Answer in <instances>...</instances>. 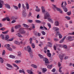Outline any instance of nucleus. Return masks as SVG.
Instances as JSON below:
<instances>
[{
    "label": "nucleus",
    "instance_id": "obj_46",
    "mask_svg": "<svg viewBox=\"0 0 74 74\" xmlns=\"http://www.w3.org/2000/svg\"><path fill=\"white\" fill-rule=\"evenodd\" d=\"M5 28L4 27H2L0 29V30H5Z\"/></svg>",
    "mask_w": 74,
    "mask_h": 74
},
{
    "label": "nucleus",
    "instance_id": "obj_43",
    "mask_svg": "<svg viewBox=\"0 0 74 74\" xmlns=\"http://www.w3.org/2000/svg\"><path fill=\"white\" fill-rule=\"evenodd\" d=\"M59 38H62V35L61 34H59Z\"/></svg>",
    "mask_w": 74,
    "mask_h": 74
},
{
    "label": "nucleus",
    "instance_id": "obj_64",
    "mask_svg": "<svg viewBox=\"0 0 74 74\" xmlns=\"http://www.w3.org/2000/svg\"><path fill=\"white\" fill-rule=\"evenodd\" d=\"M13 65L14 66V67H18V66H17V65H16V64H13Z\"/></svg>",
    "mask_w": 74,
    "mask_h": 74
},
{
    "label": "nucleus",
    "instance_id": "obj_11",
    "mask_svg": "<svg viewBox=\"0 0 74 74\" xmlns=\"http://www.w3.org/2000/svg\"><path fill=\"white\" fill-rule=\"evenodd\" d=\"M42 11L43 13H45V10L44 8V7L42 6L41 7Z\"/></svg>",
    "mask_w": 74,
    "mask_h": 74
},
{
    "label": "nucleus",
    "instance_id": "obj_39",
    "mask_svg": "<svg viewBox=\"0 0 74 74\" xmlns=\"http://www.w3.org/2000/svg\"><path fill=\"white\" fill-rule=\"evenodd\" d=\"M5 54V50H3L2 52V56H3V55H4V54Z\"/></svg>",
    "mask_w": 74,
    "mask_h": 74
},
{
    "label": "nucleus",
    "instance_id": "obj_54",
    "mask_svg": "<svg viewBox=\"0 0 74 74\" xmlns=\"http://www.w3.org/2000/svg\"><path fill=\"white\" fill-rule=\"evenodd\" d=\"M56 71V69H53L52 70H51L52 72H55Z\"/></svg>",
    "mask_w": 74,
    "mask_h": 74
},
{
    "label": "nucleus",
    "instance_id": "obj_42",
    "mask_svg": "<svg viewBox=\"0 0 74 74\" xmlns=\"http://www.w3.org/2000/svg\"><path fill=\"white\" fill-rule=\"evenodd\" d=\"M21 51H18V56H21Z\"/></svg>",
    "mask_w": 74,
    "mask_h": 74
},
{
    "label": "nucleus",
    "instance_id": "obj_63",
    "mask_svg": "<svg viewBox=\"0 0 74 74\" xmlns=\"http://www.w3.org/2000/svg\"><path fill=\"white\" fill-rule=\"evenodd\" d=\"M47 19L48 21H50L52 20L51 18H48Z\"/></svg>",
    "mask_w": 74,
    "mask_h": 74
},
{
    "label": "nucleus",
    "instance_id": "obj_3",
    "mask_svg": "<svg viewBox=\"0 0 74 74\" xmlns=\"http://www.w3.org/2000/svg\"><path fill=\"white\" fill-rule=\"evenodd\" d=\"M44 19H47V18L50 17V15H49L48 12H46L45 13H44Z\"/></svg>",
    "mask_w": 74,
    "mask_h": 74
},
{
    "label": "nucleus",
    "instance_id": "obj_45",
    "mask_svg": "<svg viewBox=\"0 0 74 74\" xmlns=\"http://www.w3.org/2000/svg\"><path fill=\"white\" fill-rule=\"evenodd\" d=\"M6 19H7V18L5 17L3 19H2V21H6Z\"/></svg>",
    "mask_w": 74,
    "mask_h": 74
},
{
    "label": "nucleus",
    "instance_id": "obj_56",
    "mask_svg": "<svg viewBox=\"0 0 74 74\" xmlns=\"http://www.w3.org/2000/svg\"><path fill=\"white\" fill-rule=\"evenodd\" d=\"M14 7L15 9H16V10H18V7L16 6H14Z\"/></svg>",
    "mask_w": 74,
    "mask_h": 74
},
{
    "label": "nucleus",
    "instance_id": "obj_35",
    "mask_svg": "<svg viewBox=\"0 0 74 74\" xmlns=\"http://www.w3.org/2000/svg\"><path fill=\"white\" fill-rule=\"evenodd\" d=\"M26 8L27 10H29V4H26Z\"/></svg>",
    "mask_w": 74,
    "mask_h": 74
},
{
    "label": "nucleus",
    "instance_id": "obj_8",
    "mask_svg": "<svg viewBox=\"0 0 74 74\" xmlns=\"http://www.w3.org/2000/svg\"><path fill=\"white\" fill-rule=\"evenodd\" d=\"M4 3V2L3 1L0 0V8L3 7V4Z\"/></svg>",
    "mask_w": 74,
    "mask_h": 74
},
{
    "label": "nucleus",
    "instance_id": "obj_20",
    "mask_svg": "<svg viewBox=\"0 0 74 74\" xmlns=\"http://www.w3.org/2000/svg\"><path fill=\"white\" fill-rule=\"evenodd\" d=\"M48 43L49 44L48 45L49 47H52V43H51L50 42H48Z\"/></svg>",
    "mask_w": 74,
    "mask_h": 74
},
{
    "label": "nucleus",
    "instance_id": "obj_23",
    "mask_svg": "<svg viewBox=\"0 0 74 74\" xmlns=\"http://www.w3.org/2000/svg\"><path fill=\"white\" fill-rule=\"evenodd\" d=\"M9 38V36L8 35H7L5 36V40L7 41L8 40V39Z\"/></svg>",
    "mask_w": 74,
    "mask_h": 74
},
{
    "label": "nucleus",
    "instance_id": "obj_7",
    "mask_svg": "<svg viewBox=\"0 0 74 74\" xmlns=\"http://www.w3.org/2000/svg\"><path fill=\"white\" fill-rule=\"evenodd\" d=\"M25 11H26V10H23V13H22V16L23 17H25V16H26V13L25 12Z\"/></svg>",
    "mask_w": 74,
    "mask_h": 74
},
{
    "label": "nucleus",
    "instance_id": "obj_17",
    "mask_svg": "<svg viewBox=\"0 0 74 74\" xmlns=\"http://www.w3.org/2000/svg\"><path fill=\"white\" fill-rule=\"evenodd\" d=\"M38 55L40 58H41V59H44V57L43 56H42V55H41V54H38Z\"/></svg>",
    "mask_w": 74,
    "mask_h": 74
},
{
    "label": "nucleus",
    "instance_id": "obj_61",
    "mask_svg": "<svg viewBox=\"0 0 74 74\" xmlns=\"http://www.w3.org/2000/svg\"><path fill=\"white\" fill-rule=\"evenodd\" d=\"M15 22H16V21L15 20H13L12 21L11 23H15Z\"/></svg>",
    "mask_w": 74,
    "mask_h": 74
},
{
    "label": "nucleus",
    "instance_id": "obj_30",
    "mask_svg": "<svg viewBox=\"0 0 74 74\" xmlns=\"http://www.w3.org/2000/svg\"><path fill=\"white\" fill-rule=\"evenodd\" d=\"M71 38H72V37H71V36H69V37H67L66 38V39L67 40H69V41H70Z\"/></svg>",
    "mask_w": 74,
    "mask_h": 74
},
{
    "label": "nucleus",
    "instance_id": "obj_57",
    "mask_svg": "<svg viewBox=\"0 0 74 74\" xmlns=\"http://www.w3.org/2000/svg\"><path fill=\"white\" fill-rule=\"evenodd\" d=\"M54 40L55 41H58V39L57 38H55L54 39Z\"/></svg>",
    "mask_w": 74,
    "mask_h": 74
},
{
    "label": "nucleus",
    "instance_id": "obj_40",
    "mask_svg": "<svg viewBox=\"0 0 74 74\" xmlns=\"http://www.w3.org/2000/svg\"><path fill=\"white\" fill-rule=\"evenodd\" d=\"M66 19H67V20H70V19H71V18H70V17H69V16H66Z\"/></svg>",
    "mask_w": 74,
    "mask_h": 74
},
{
    "label": "nucleus",
    "instance_id": "obj_60",
    "mask_svg": "<svg viewBox=\"0 0 74 74\" xmlns=\"http://www.w3.org/2000/svg\"><path fill=\"white\" fill-rule=\"evenodd\" d=\"M64 41V40H63L62 39L59 42L60 43H62Z\"/></svg>",
    "mask_w": 74,
    "mask_h": 74
},
{
    "label": "nucleus",
    "instance_id": "obj_2",
    "mask_svg": "<svg viewBox=\"0 0 74 74\" xmlns=\"http://www.w3.org/2000/svg\"><path fill=\"white\" fill-rule=\"evenodd\" d=\"M26 29V28H20L19 30V32L21 34H24L25 33V31L24 30V29Z\"/></svg>",
    "mask_w": 74,
    "mask_h": 74
},
{
    "label": "nucleus",
    "instance_id": "obj_13",
    "mask_svg": "<svg viewBox=\"0 0 74 74\" xmlns=\"http://www.w3.org/2000/svg\"><path fill=\"white\" fill-rule=\"evenodd\" d=\"M64 55L65 54H63L62 56H59V58L60 60H62V59H63V57L64 56Z\"/></svg>",
    "mask_w": 74,
    "mask_h": 74
},
{
    "label": "nucleus",
    "instance_id": "obj_19",
    "mask_svg": "<svg viewBox=\"0 0 74 74\" xmlns=\"http://www.w3.org/2000/svg\"><path fill=\"white\" fill-rule=\"evenodd\" d=\"M7 50H8V51H12V49L10 47H8L7 48Z\"/></svg>",
    "mask_w": 74,
    "mask_h": 74
},
{
    "label": "nucleus",
    "instance_id": "obj_12",
    "mask_svg": "<svg viewBox=\"0 0 74 74\" xmlns=\"http://www.w3.org/2000/svg\"><path fill=\"white\" fill-rule=\"evenodd\" d=\"M55 25L56 26H59V23L58 21H55Z\"/></svg>",
    "mask_w": 74,
    "mask_h": 74
},
{
    "label": "nucleus",
    "instance_id": "obj_16",
    "mask_svg": "<svg viewBox=\"0 0 74 74\" xmlns=\"http://www.w3.org/2000/svg\"><path fill=\"white\" fill-rule=\"evenodd\" d=\"M16 36H18V37H20L21 38H22V35H21V34L19 33L16 34Z\"/></svg>",
    "mask_w": 74,
    "mask_h": 74
},
{
    "label": "nucleus",
    "instance_id": "obj_48",
    "mask_svg": "<svg viewBox=\"0 0 74 74\" xmlns=\"http://www.w3.org/2000/svg\"><path fill=\"white\" fill-rule=\"evenodd\" d=\"M42 33L43 35H45V32H44V31H42Z\"/></svg>",
    "mask_w": 74,
    "mask_h": 74
},
{
    "label": "nucleus",
    "instance_id": "obj_55",
    "mask_svg": "<svg viewBox=\"0 0 74 74\" xmlns=\"http://www.w3.org/2000/svg\"><path fill=\"white\" fill-rule=\"evenodd\" d=\"M21 3H19L18 5V7L19 8H21Z\"/></svg>",
    "mask_w": 74,
    "mask_h": 74
},
{
    "label": "nucleus",
    "instance_id": "obj_58",
    "mask_svg": "<svg viewBox=\"0 0 74 74\" xmlns=\"http://www.w3.org/2000/svg\"><path fill=\"white\" fill-rule=\"evenodd\" d=\"M68 58H69L68 56H66L64 58V59H65V60H66V59H68Z\"/></svg>",
    "mask_w": 74,
    "mask_h": 74
},
{
    "label": "nucleus",
    "instance_id": "obj_38",
    "mask_svg": "<svg viewBox=\"0 0 74 74\" xmlns=\"http://www.w3.org/2000/svg\"><path fill=\"white\" fill-rule=\"evenodd\" d=\"M9 32V30H7L5 32H3L2 33H3V34H7V33Z\"/></svg>",
    "mask_w": 74,
    "mask_h": 74
},
{
    "label": "nucleus",
    "instance_id": "obj_29",
    "mask_svg": "<svg viewBox=\"0 0 74 74\" xmlns=\"http://www.w3.org/2000/svg\"><path fill=\"white\" fill-rule=\"evenodd\" d=\"M47 67V68H48V69H51V68H52V65H48Z\"/></svg>",
    "mask_w": 74,
    "mask_h": 74
},
{
    "label": "nucleus",
    "instance_id": "obj_53",
    "mask_svg": "<svg viewBox=\"0 0 74 74\" xmlns=\"http://www.w3.org/2000/svg\"><path fill=\"white\" fill-rule=\"evenodd\" d=\"M6 18H7V21H10V18H8V17H6Z\"/></svg>",
    "mask_w": 74,
    "mask_h": 74
},
{
    "label": "nucleus",
    "instance_id": "obj_31",
    "mask_svg": "<svg viewBox=\"0 0 74 74\" xmlns=\"http://www.w3.org/2000/svg\"><path fill=\"white\" fill-rule=\"evenodd\" d=\"M7 66H8V67H10V68H12V66H11L9 64H7Z\"/></svg>",
    "mask_w": 74,
    "mask_h": 74
},
{
    "label": "nucleus",
    "instance_id": "obj_47",
    "mask_svg": "<svg viewBox=\"0 0 74 74\" xmlns=\"http://www.w3.org/2000/svg\"><path fill=\"white\" fill-rule=\"evenodd\" d=\"M12 19H16V18L14 16H13L12 17Z\"/></svg>",
    "mask_w": 74,
    "mask_h": 74
},
{
    "label": "nucleus",
    "instance_id": "obj_28",
    "mask_svg": "<svg viewBox=\"0 0 74 74\" xmlns=\"http://www.w3.org/2000/svg\"><path fill=\"white\" fill-rule=\"evenodd\" d=\"M0 62H1L2 64L4 62V60L3 59V58L1 57H0Z\"/></svg>",
    "mask_w": 74,
    "mask_h": 74
},
{
    "label": "nucleus",
    "instance_id": "obj_62",
    "mask_svg": "<svg viewBox=\"0 0 74 74\" xmlns=\"http://www.w3.org/2000/svg\"><path fill=\"white\" fill-rule=\"evenodd\" d=\"M67 14L68 15H71V13L70 12H67Z\"/></svg>",
    "mask_w": 74,
    "mask_h": 74
},
{
    "label": "nucleus",
    "instance_id": "obj_18",
    "mask_svg": "<svg viewBox=\"0 0 74 74\" xmlns=\"http://www.w3.org/2000/svg\"><path fill=\"white\" fill-rule=\"evenodd\" d=\"M5 5L6 6L5 7H6V8H8L9 9H10L11 8L10 6L9 5L7 4H6Z\"/></svg>",
    "mask_w": 74,
    "mask_h": 74
},
{
    "label": "nucleus",
    "instance_id": "obj_26",
    "mask_svg": "<svg viewBox=\"0 0 74 74\" xmlns=\"http://www.w3.org/2000/svg\"><path fill=\"white\" fill-rule=\"evenodd\" d=\"M47 70V69L44 68H43L42 70L43 73H45L46 72Z\"/></svg>",
    "mask_w": 74,
    "mask_h": 74
},
{
    "label": "nucleus",
    "instance_id": "obj_59",
    "mask_svg": "<svg viewBox=\"0 0 74 74\" xmlns=\"http://www.w3.org/2000/svg\"><path fill=\"white\" fill-rule=\"evenodd\" d=\"M28 22H30V23H32V22H33V21L32 20H28Z\"/></svg>",
    "mask_w": 74,
    "mask_h": 74
},
{
    "label": "nucleus",
    "instance_id": "obj_32",
    "mask_svg": "<svg viewBox=\"0 0 74 74\" xmlns=\"http://www.w3.org/2000/svg\"><path fill=\"white\" fill-rule=\"evenodd\" d=\"M10 58H12L13 59H14L15 57L14 56H13L12 55H10L9 56Z\"/></svg>",
    "mask_w": 74,
    "mask_h": 74
},
{
    "label": "nucleus",
    "instance_id": "obj_34",
    "mask_svg": "<svg viewBox=\"0 0 74 74\" xmlns=\"http://www.w3.org/2000/svg\"><path fill=\"white\" fill-rule=\"evenodd\" d=\"M31 46H32V47L33 48H35V45L34 43H32L31 44Z\"/></svg>",
    "mask_w": 74,
    "mask_h": 74
},
{
    "label": "nucleus",
    "instance_id": "obj_51",
    "mask_svg": "<svg viewBox=\"0 0 74 74\" xmlns=\"http://www.w3.org/2000/svg\"><path fill=\"white\" fill-rule=\"evenodd\" d=\"M59 34H59V32H57L56 33V36H59Z\"/></svg>",
    "mask_w": 74,
    "mask_h": 74
},
{
    "label": "nucleus",
    "instance_id": "obj_52",
    "mask_svg": "<svg viewBox=\"0 0 74 74\" xmlns=\"http://www.w3.org/2000/svg\"><path fill=\"white\" fill-rule=\"evenodd\" d=\"M32 28H33V29H34L35 28V26H34V25L32 24Z\"/></svg>",
    "mask_w": 74,
    "mask_h": 74
},
{
    "label": "nucleus",
    "instance_id": "obj_15",
    "mask_svg": "<svg viewBox=\"0 0 74 74\" xmlns=\"http://www.w3.org/2000/svg\"><path fill=\"white\" fill-rule=\"evenodd\" d=\"M20 27H21V25H18L15 26V29H18V28H20Z\"/></svg>",
    "mask_w": 74,
    "mask_h": 74
},
{
    "label": "nucleus",
    "instance_id": "obj_14",
    "mask_svg": "<svg viewBox=\"0 0 74 74\" xmlns=\"http://www.w3.org/2000/svg\"><path fill=\"white\" fill-rule=\"evenodd\" d=\"M31 66H32V67H34V68H35V69H37V66L34 64H32L31 65Z\"/></svg>",
    "mask_w": 74,
    "mask_h": 74
},
{
    "label": "nucleus",
    "instance_id": "obj_10",
    "mask_svg": "<svg viewBox=\"0 0 74 74\" xmlns=\"http://www.w3.org/2000/svg\"><path fill=\"white\" fill-rule=\"evenodd\" d=\"M53 30H55L56 32H57L58 30H59V29L57 27H53Z\"/></svg>",
    "mask_w": 74,
    "mask_h": 74
},
{
    "label": "nucleus",
    "instance_id": "obj_49",
    "mask_svg": "<svg viewBox=\"0 0 74 74\" xmlns=\"http://www.w3.org/2000/svg\"><path fill=\"white\" fill-rule=\"evenodd\" d=\"M57 47H62V45H57Z\"/></svg>",
    "mask_w": 74,
    "mask_h": 74
},
{
    "label": "nucleus",
    "instance_id": "obj_1",
    "mask_svg": "<svg viewBox=\"0 0 74 74\" xmlns=\"http://www.w3.org/2000/svg\"><path fill=\"white\" fill-rule=\"evenodd\" d=\"M25 50L28 51V52L29 53V56L31 58H32L33 57V51L32 50L30 46H28L27 47H25Z\"/></svg>",
    "mask_w": 74,
    "mask_h": 74
},
{
    "label": "nucleus",
    "instance_id": "obj_33",
    "mask_svg": "<svg viewBox=\"0 0 74 74\" xmlns=\"http://www.w3.org/2000/svg\"><path fill=\"white\" fill-rule=\"evenodd\" d=\"M14 40V39L13 38H12L11 39H8L7 41H13V40Z\"/></svg>",
    "mask_w": 74,
    "mask_h": 74
},
{
    "label": "nucleus",
    "instance_id": "obj_4",
    "mask_svg": "<svg viewBox=\"0 0 74 74\" xmlns=\"http://www.w3.org/2000/svg\"><path fill=\"white\" fill-rule=\"evenodd\" d=\"M64 3V2H63L62 4H61V7L64 10V11L66 12H67V9L66 8V6H63V3Z\"/></svg>",
    "mask_w": 74,
    "mask_h": 74
},
{
    "label": "nucleus",
    "instance_id": "obj_22",
    "mask_svg": "<svg viewBox=\"0 0 74 74\" xmlns=\"http://www.w3.org/2000/svg\"><path fill=\"white\" fill-rule=\"evenodd\" d=\"M47 56L49 58H51V54L50 53H47Z\"/></svg>",
    "mask_w": 74,
    "mask_h": 74
},
{
    "label": "nucleus",
    "instance_id": "obj_41",
    "mask_svg": "<svg viewBox=\"0 0 74 74\" xmlns=\"http://www.w3.org/2000/svg\"><path fill=\"white\" fill-rule=\"evenodd\" d=\"M63 47L65 49H67V46L66 45H63Z\"/></svg>",
    "mask_w": 74,
    "mask_h": 74
},
{
    "label": "nucleus",
    "instance_id": "obj_37",
    "mask_svg": "<svg viewBox=\"0 0 74 74\" xmlns=\"http://www.w3.org/2000/svg\"><path fill=\"white\" fill-rule=\"evenodd\" d=\"M36 22L38 23H41V21H40L38 20H36Z\"/></svg>",
    "mask_w": 74,
    "mask_h": 74
},
{
    "label": "nucleus",
    "instance_id": "obj_25",
    "mask_svg": "<svg viewBox=\"0 0 74 74\" xmlns=\"http://www.w3.org/2000/svg\"><path fill=\"white\" fill-rule=\"evenodd\" d=\"M19 71L20 73H23L24 74H25V71H24L21 70H20Z\"/></svg>",
    "mask_w": 74,
    "mask_h": 74
},
{
    "label": "nucleus",
    "instance_id": "obj_6",
    "mask_svg": "<svg viewBox=\"0 0 74 74\" xmlns=\"http://www.w3.org/2000/svg\"><path fill=\"white\" fill-rule=\"evenodd\" d=\"M43 61H45V64L46 66H47L48 64L49 63V61H48V59L47 58H45L44 59H43Z\"/></svg>",
    "mask_w": 74,
    "mask_h": 74
},
{
    "label": "nucleus",
    "instance_id": "obj_21",
    "mask_svg": "<svg viewBox=\"0 0 74 74\" xmlns=\"http://www.w3.org/2000/svg\"><path fill=\"white\" fill-rule=\"evenodd\" d=\"M14 43L15 44H17V45H19L20 43L19 42L17 41L16 40H15L14 42Z\"/></svg>",
    "mask_w": 74,
    "mask_h": 74
},
{
    "label": "nucleus",
    "instance_id": "obj_36",
    "mask_svg": "<svg viewBox=\"0 0 74 74\" xmlns=\"http://www.w3.org/2000/svg\"><path fill=\"white\" fill-rule=\"evenodd\" d=\"M21 60H17L15 61V62L16 63H21Z\"/></svg>",
    "mask_w": 74,
    "mask_h": 74
},
{
    "label": "nucleus",
    "instance_id": "obj_27",
    "mask_svg": "<svg viewBox=\"0 0 74 74\" xmlns=\"http://www.w3.org/2000/svg\"><path fill=\"white\" fill-rule=\"evenodd\" d=\"M23 25L25 27H26V28H29V26H28V25H27L26 24H23Z\"/></svg>",
    "mask_w": 74,
    "mask_h": 74
},
{
    "label": "nucleus",
    "instance_id": "obj_9",
    "mask_svg": "<svg viewBox=\"0 0 74 74\" xmlns=\"http://www.w3.org/2000/svg\"><path fill=\"white\" fill-rule=\"evenodd\" d=\"M27 71L29 74H33V72L32 70H27Z\"/></svg>",
    "mask_w": 74,
    "mask_h": 74
},
{
    "label": "nucleus",
    "instance_id": "obj_5",
    "mask_svg": "<svg viewBox=\"0 0 74 74\" xmlns=\"http://www.w3.org/2000/svg\"><path fill=\"white\" fill-rule=\"evenodd\" d=\"M53 5V10H54V11H56V10L57 11H59L61 9L59 8H58L56 7V5Z\"/></svg>",
    "mask_w": 74,
    "mask_h": 74
},
{
    "label": "nucleus",
    "instance_id": "obj_50",
    "mask_svg": "<svg viewBox=\"0 0 74 74\" xmlns=\"http://www.w3.org/2000/svg\"><path fill=\"white\" fill-rule=\"evenodd\" d=\"M40 11V8H38V9H36V11L37 12H39Z\"/></svg>",
    "mask_w": 74,
    "mask_h": 74
},
{
    "label": "nucleus",
    "instance_id": "obj_24",
    "mask_svg": "<svg viewBox=\"0 0 74 74\" xmlns=\"http://www.w3.org/2000/svg\"><path fill=\"white\" fill-rule=\"evenodd\" d=\"M0 36L1 38L3 40H4V39H5V37H4V35H1Z\"/></svg>",
    "mask_w": 74,
    "mask_h": 74
},
{
    "label": "nucleus",
    "instance_id": "obj_44",
    "mask_svg": "<svg viewBox=\"0 0 74 74\" xmlns=\"http://www.w3.org/2000/svg\"><path fill=\"white\" fill-rule=\"evenodd\" d=\"M48 26L49 27V28H51V24L49 23H47Z\"/></svg>",
    "mask_w": 74,
    "mask_h": 74
}]
</instances>
